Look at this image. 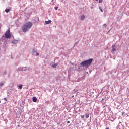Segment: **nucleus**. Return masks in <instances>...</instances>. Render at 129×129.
Masks as SVG:
<instances>
[{"label": "nucleus", "mask_w": 129, "mask_h": 129, "mask_svg": "<svg viewBox=\"0 0 129 129\" xmlns=\"http://www.w3.org/2000/svg\"><path fill=\"white\" fill-rule=\"evenodd\" d=\"M103 0H99V3H101V2H103Z\"/></svg>", "instance_id": "nucleus-16"}, {"label": "nucleus", "mask_w": 129, "mask_h": 129, "mask_svg": "<svg viewBox=\"0 0 129 129\" xmlns=\"http://www.w3.org/2000/svg\"><path fill=\"white\" fill-rule=\"evenodd\" d=\"M32 100L33 102H37V98L36 97H33Z\"/></svg>", "instance_id": "nucleus-5"}, {"label": "nucleus", "mask_w": 129, "mask_h": 129, "mask_svg": "<svg viewBox=\"0 0 129 129\" xmlns=\"http://www.w3.org/2000/svg\"><path fill=\"white\" fill-rule=\"evenodd\" d=\"M100 10L101 11V12L102 13L103 12V11L102 10V9L101 8H100Z\"/></svg>", "instance_id": "nucleus-17"}, {"label": "nucleus", "mask_w": 129, "mask_h": 129, "mask_svg": "<svg viewBox=\"0 0 129 129\" xmlns=\"http://www.w3.org/2000/svg\"><path fill=\"white\" fill-rule=\"evenodd\" d=\"M4 100H5V101H8V99H7L6 98H4Z\"/></svg>", "instance_id": "nucleus-18"}, {"label": "nucleus", "mask_w": 129, "mask_h": 129, "mask_svg": "<svg viewBox=\"0 0 129 129\" xmlns=\"http://www.w3.org/2000/svg\"><path fill=\"white\" fill-rule=\"evenodd\" d=\"M81 118H84V117H85L84 115H82V116H81Z\"/></svg>", "instance_id": "nucleus-14"}, {"label": "nucleus", "mask_w": 129, "mask_h": 129, "mask_svg": "<svg viewBox=\"0 0 129 129\" xmlns=\"http://www.w3.org/2000/svg\"><path fill=\"white\" fill-rule=\"evenodd\" d=\"M18 127H20V125H18Z\"/></svg>", "instance_id": "nucleus-22"}, {"label": "nucleus", "mask_w": 129, "mask_h": 129, "mask_svg": "<svg viewBox=\"0 0 129 129\" xmlns=\"http://www.w3.org/2000/svg\"><path fill=\"white\" fill-rule=\"evenodd\" d=\"M10 10H11V8H7L6 10H5V12L6 13H8V12H10Z\"/></svg>", "instance_id": "nucleus-8"}, {"label": "nucleus", "mask_w": 129, "mask_h": 129, "mask_svg": "<svg viewBox=\"0 0 129 129\" xmlns=\"http://www.w3.org/2000/svg\"><path fill=\"white\" fill-rule=\"evenodd\" d=\"M33 23L31 22H26L22 27V30L23 33H26L29 31L32 28Z\"/></svg>", "instance_id": "nucleus-1"}, {"label": "nucleus", "mask_w": 129, "mask_h": 129, "mask_svg": "<svg viewBox=\"0 0 129 129\" xmlns=\"http://www.w3.org/2000/svg\"><path fill=\"white\" fill-rule=\"evenodd\" d=\"M5 37L6 39H11L12 38V34H11L10 29H8L5 33Z\"/></svg>", "instance_id": "nucleus-3"}, {"label": "nucleus", "mask_w": 129, "mask_h": 129, "mask_svg": "<svg viewBox=\"0 0 129 129\" xmlns=\"http://www.w3.org/2000/svg\"><path fill=\"white\" fill-rule=\"evenodd\" d=\"M89 117V114H88V113H86L85 114V118H88Z\"/></svg>", "instance_id": "nucleus-9"}, {"label": "nucleus", "mask_w": 129, "mask_h": 129, "mask_svg": "<svg viewBox=\"0 0 129 129\" xmlns=\"http://www.w3.org/2000/svg\"><path fill=\"white\" fill-rule=\"evenodd\" d=\"M67 123H70V121H67Z\"/></svg>", "instance_id": "nucleus-20"}, {"label": "nucleus", "mask_w": 129, "mask_h": 129, "mask_svg": "<svg viewBox=\"0 0 129 129\" xmlns=\"http://www.w3.org/2000/svg\"><path fill=\"white\" fill-rule=\"evenodd\" d=\"M18 87L19 88V89H22V88H23V85H20Z\"/></svg>", "instance_id": "nucleus-11"}, {"label": "nucleus", "mask_w": 129, "mask_h": 129, "mask_svg": "<svg viewBox=\"0 0 129 129\" xmlns=\"http://www.w3.org/2000/svg\"><path fill=\"white\" fill-rule=\"evenodd\" d=\"M105 129H109V128H108V127H106Z\"/></svg>", "instance_id": "nucleus-21"}, {"label": "nucleus", "mask_w": 129, "mask_h": 129, "mask_svg": "<svg viewBox=\"0 0 129 129\" xmlns=\"http://www.w3.org/2000/svg\"><path fill=\"white\" fill-rule=\"evenodd\" d=\"M124 114H125V112L122 113V115L124 116Z\"/></svg>", "instance_id": "nucleus-13"}, {"label": "nucleus", "mask_w": 129, "mask_h": 129, "mask_svg": "<svg viewBox=\"0 0 129 129\" xmlns=\"http://www.w3.org/2000/svg\"><path fill=\"white\" fill-rule=\"evenodd\" d=\"M84 18H85V16H84V15H82L80 17V20H84Z\"/></svg>", "instance_id": "nucleus-10"}, {"label": "nucleus", "mask_w": 129, "mask_h": 129, "mask_svg": "<svg viewBox=\"0 0 129 129\" xmlns=\"http://www.w3.org/2000/svg\"><path fill=\"white\" fill-rule=\"evenodd\" d=\"M104 26H105V27H106V25H104Z\"/></svg>", "instance_id": "nucleus-24"}, {"label": "nucleus", "mask_w": 129, "mask_h": 129, "mask_svg": "<svg viewBox=\"0 0 129 129\" xmlns=\"http://www.w3.org/2000/svg\"><path fill=\"white\" fill-rule=\"evenodd\" d=\"M6 72H7V71H5V74H6Z\"/></svg>", "instance_id": "nucleus-23"}, {"label": "nucleus", "mask_w": 129, "mask_h": 129, "mask_svg": "<svg viewBox=\"0 0 129 129\" xmlns=\"http://www.w3.org/2000/svg\"><path fill=\"white\" fill-rule=\"evenodd\" d=\"M51 22H52L51 20L45 21V24H46V25H49Z\"/></svg>", "instance_id": "nucleus-6"}, {"label": "nucleus", "mask_w": 129, "mask_h": 129, "mask_svg": "<svg viewBox=\"0 0 129 129\" xmlns=\"http://www.w3.org/2000/svg\"><path fill=\"white\" fill-rule=\"evenodd\" d=\"M1 86H2V85H4V83L0 84Z\"/></svg>", "instance_id": "nucleus-19"}, {"label": "nucleus", "mask_w": 129, "mask_h": 129, "mask_svg": "<svg viewBox=\"0 0 129 129\" xmlns=\"http://www.w3.org/2000/svg\"><path fill=\"white\" fill-rule=\"evenodd\" d=\"M34 53H36V56H39V53H37V52L34 51V52H33V54H34Z\"/></svg>", "instance_id": "nucleus-12"}, {"label": "nucleus", "mask_w": 129, "mask_h": 129, "mask_svg": "<svg viewBox=\"0 0 129 129\" xmlns=\"http://www.w3.org/2000/svg\"><path fill=\"white\" fill-rule=\"evenodd\" d=\"M96 1H98V0H96Z\"/></svg>", "instance_id": "nucleus-28"}, {"label": "nucleus", "mask_w": 129, "mask_h": 129, "mask_svg": "<svg viewBox=\"0 0 129 129\" xmlns=\"http://www.w3.org/2000/svg\"><path fill=\"white\" fill-rule=\"evenodd\" d=\"M55 10H56V11H57V10H58V7H55Z\"/></svg>", "instance_id": "nucleus-15"}, {"label": "nucleus", "mask_w": 129, "mask_h": 129, "mask_svg": "<svg viewBox=\"0 0 129 129\" xmlns=\"http://www.w3.org/2000/svg\"><path fill=\"white\" fill-rule=\"evenodd\" d=\"M112 48H113L112 49V52H115V51H116V48H115V45H112Z\"/></svg>", "instance_id": "nucleus-4"}, {"label": "nucleus", "mask_w": 129, "mask_h": 129, "mask_svg": "<svg viewBox=\"0 0 129 129\" xmlns=\"http://www.w3.org/2000/svg\"><path fill=\"white\" fill-rule=\"evenodd\" d=\"M5 36H3V37L4 38Z\"/></svg>", "instance_id": "nucleus-27"}, {"label": "nucleus", "mask_w": 129, "mask_h": 129, "mask_svg": "<svg viewBox=\"0 0 129 129\" xmlns=\"http://www.w3.org/2000/svg\"><path fill=\"white\" fill-rule=\"evenodd\" d=\"M92 63V59L90 58L88 59V60H86L84 61H83L80 63L81 66L83 67H86V66H89Z\"/></svg>", "instance_id": "nucleus-2"}, {"label": "nucleus", "mask_w": 129, "mask_h": 129, "mask_svg": "<svg viewBox=\"0 0 129 129\" xmlns=\"http://www.w3.org/2000/svg\"><path fill=\"white\" fill-rule=\"evenodd\" d=\"M0 103H1V101H0Z\"/></svg>", "instance_id": "nucleus-29"}, {"label": "nucleus", "mask_w": 129, "mask_h": 129, "mask_svg": "<svg viewBox=\"0 0 129 129\" xmlns=\"http://www.w3.org/2000/svg\"><path fill=\"white\" fill-rule=\"evenodd\" d=\"M72 97L74 98V96H72Z\"/></svg>", "instance_id": "nucleus-25"}, {"label": "nucleus", "mask_w": 129, "mask_h": 129, "mask_svg": "<svg viewBox=\"0 0 129 129\" xmlns=\"http://www.w3.org/2000/svg\"><path fill=\"white\" fill-rule=\"evenodd\" d=\"M57 66H58V63H53L52 64V67L53 68H56V67H57Z\"/></svg>", "instance_id": "nucleus-7"}, {"label": "nucleus", "mask_w": 129, "mask_h": 129, "mask_svg": "<svg viewBox=\"0 0 129 129\" xmlns=\"http://www.w3.org/2000/svg\"><path fill=\"white\" fill-rule=\"evenodd\" d=\"M102 100H104V99H102Z\"/></svg>", "instance_id": "nucleus-26"}]
</instances>
